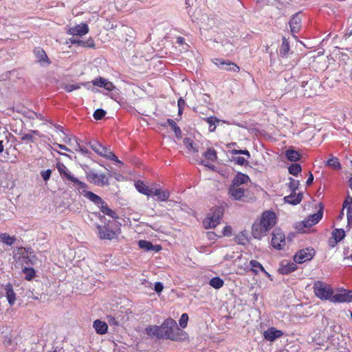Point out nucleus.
Masks as SVG:
<instances>
[{
  "label": "nucleus",
  "mask_w": 352,
  "mask_h": 352,
  "mask_svg": "<svg viewBox=\"0 0 352 352\" xmlns=\"http://www.w3.org/2000/svg\"><path fill=\"white\" fill-rule=\"evenodd\" d=\"M277 216L272 210L264 211L252 226V234L254 239L261 240L267 235L269 231L276 224Z\"/></svg>",
  "instance_id": "nucleus-1"
},
{
  "label": "nucleus",
  "mask_w": 352,
  "mask_h": 352,
  "mask_svg": "<svg viewBox=\"0 0 352 352\" xmlns=\"http://www.w3.org/2000/svg\"><path fill=\"white\" fill-rule=\"evenodd\" d=\"M313 289L317 298L322 300L331 301L334 289L330 285L322 281L318 280L314 283Z\"/></svg>",
  "instance_id": "nucleus-2"
},
{
  "label": "nucleus",
  "mask_w": 352,
  "mask_h": 352,
  "mask_svg": "<svg viewBox=\"0 0 352 352\" xmlns=\"http://www.w3.org/2000/svg\"><path fill=\"white\" fill-rule=\"evenodd\" d=\"M323 214V207L321 206L319 211L309 216L305 220L298 222L295 225V229L300 233L307 232V230L319 222Z\"/></svg>",
  "instance_id": "nucleus-3"
},
{
  "label": "nucleus",
  "mask_w": 352,
  "mask_h": 352,
  "mask_svg": "<svg viewBox=\"0 0 352 352\" xmlns=\"http://www.w3.org/2000/svg\"><path fill=\"white\" fill-rule=\"evenodd\" d=\"M56 168L63 178H65L71 182L74 186L77 187V188H85L87 186L85 182H82L75 177L64 164L60 162L57 163Z\"/></svg>",
  "instance_id": "nucleus-4"
},
{
  "label": "nucleus",
  "mask_w": 352,
  "mask_h": 352,
  "mask_svg": "<svg viewBox=\"0 0 352 352\" xmlns=\"http://www.w3.org/2000/svg\"><path fill=\"white\" fill-rule=\"evenodd\" d=\"M223 212L220 208H215L208 213L204 220V226L206 229L213 228L219 223Z\"/></svg>",
  "instance_id": "nucleus-5"
},
{
  "label": "nucleus",
  "mask_w": 352,
  "mask_h": 352,
  "mask_svg": "<svg viewBox=\"0 0 352 352\" xmlns=\"http://www.w3.org/2000/svg\"><path fill=\"white\" fill-rule=\"evenodd\" d=\"M88 181L98 186H107L109 184V177L105 173H98L94 170L87 172Z\"/></svg>",
  "instance_id": "nucleus-6"
},
{
  "label": "nucleus",
  "mask_w": 352,
  "mask_h": 352,
  "mask_svg": "<svg viewBox=\"0 0 352 352\" xmlns=\"http://www.w3.org/2000/svg\"><path fill=\"white\" fill-rule=\"evenodd\" d=\"M89 144L91 148L99 155L102 156L108 160L121 163L118 157L109 149L104 147L99 142L94 141L93 142H90Z\"/></svg>",
  "instance_id": "nucleus-7"
},
{
  "label": "nucleus",
  "mask_w": 352,
  "mask_h": 352,
  "mask_svg": "<svg viewBox=\"0 0 352 352\" xmlns=\"http://www.w3.org/2000/svg\"><path fill=\"white\" fill-rule=\"evenodd\" d=\"M351 290L342 287L337 288L333 290V294L331 302L344 303L350 302Z\"/></svg>",
  "instance_id": "nucleus-8"
},
{
  "label": "nucleus",
  "mask_w": 352,
  "mask_h": 352,
  "mask_svg": "<svg viewBox=\"0 0 352 352\" xmlns=\"http://www.w3.org/2000/svg\"><path fill=\"white\" fill-rule=\"evenodd\" d=\"M315 255V250L312 248H306L298 251L294 256V260L297 263H303L310 261Z\"/></svg>",
  "instance_id": "nucleus-9"
},
{
  "label": "nucleus",
  "mask_w": 352,
  "mask_h": 352,
  "mask_svg": "<svg viewBox=\"0 0 352 352\" xmlns=\"http://www.w3.org/2000/svg\"><path fill=\"white\" fill-rule=\"evenodd\" d=\"M32 252L25 248H19L14 253V258L16 263L19 265H28L31 263L30 255Z\"/></svg>",
  "instance_id": "nucleus-10"
},
{
  "label": "nucleus",
  "mask_w": 352,
  "mask_h": 352,
  "mask_svg": "<svg viewBox=\"0 0 352 352\" xmlns=\"http://www.w3.org/2000/svg\"><path fill=\"white\" fill-rule=\"evenodd\" d=\"M89 31V26L85 23H81L74 26H67L66 28L67 34L72 36H82L86 35Z\"/></svg>",
  "instance_id": "nucleus-11"
},
{
  "label": "nucleus",
  "mask_w": 352,
  "mask_h": 352,
  "mask_svg": "<svg viewBox=\"0 0 352 352\" xmlns=\"http://www.w3.org/2000/svg\"><path fill=\"white\" fill-rule=\"evenodd\" d=\"M272 245L278 250H281L285 245V234L280 230H275L272 233Z\"/></svg>",
  "instance_id": "nucleus-12"
},
{
  "label": "nucleus",
  "mask_w": 352,
  "mask_h": 352,
  "mask_svg": "<svg viewBox=\"0 0 352 352\" xmlns=\"http://www.w3.org/2000/svg\"><path fill=\"white\" fill-rule=\"evenodd\" d=\"M96 227L98 236L101 239L112 240L116 239L118 236L116 232L109 229V228L107 226L98 225Z\"/></svg>",
  "instance_id": "nucleus-13"
},
{
  "label": "nucleus",
  "mask_w": 352,
  "mask_h": 352,
  "mask_svg": "<svg viewBox=\"0 0 352 352\" xmlns=\"http://www.w3.org/2000/svg\"><path fill=\"white\" fill-rule=\"evenodd\" d=\"M177 326L176 322L172 318L166 319L161 325V338L168 339L169 335L172 333L174 327Z\"/></svg>",
  "instance_id": "nucleus-14"
},
{
  "label": "nucleus",
  "mask_w": 352,
  "mask_h": 352,
  "mask_svg": "<svg viewBox=\"0 0 352 352\" xmlns=\"http://www.w3.org/2000/svg\"><path fill=\"white\" fill-rule=\"evenodd\" d=\"M87 186L85 188H77L80 193H82L86 198H87L89 200L94 203L96 205L98 206L99 208L101 204H103V199L96 194L91 192L87 191Z\"/></svg>",
  "instance_id": "nucleus-15"
},
{
  "label": "nucleus",
  "mask_w": 352,
  "mask_h": 352,
  "mask_svg": "<svg viewBox=\"0 0 352 352\" xmlns=\"http://www.w3.org/2000/svg\"><path fill=\"white\" fill-rule=\"evenodd\" d=\"M203 156L204 160L202 161V163L206 166L212 168L214 166L211 165V163L214 162L217 158L215 150L210 148L203 154Z\"/></svg>",
  "instance_id": "nucleus-16"
},
{
  "label": "nucleus",
  "mask_w": 352,
  "mask_h": 352,
  "mask_svg": "<svg viewBox=\"0 0 352 352\" xmlns=\"http://www.w3.org/2000/svg\"><path fill=\"white\" fill-rule=\"evenodd\" d=\"M228 194L234 200H241L245 195V189L241 186L231 185L229 188Z\"/></svg>",
  "instance_id": "nucleus-17"
},
{
  "label": "nucleus",
  "mask_w": 352,
  "mask_h": 352,
  "mask_svg": "<svg viewBox=\"0 0 352 352\" xmlns=\"http://www.w3.org/2000/svg\"><path fill=\"white\" fill-rule=\"evenodd\" d=\"M301 21L302 19L300 13L294 14L289 21V27L294 37H296L294 34L298 32L300 29Z\"/></svg>",
  "instance_id": "nucleus-18"
},
{
  "label": "nucleus",
  "mask_w": 352,
  "mask_h": 352,
  "mask_svg": "<svg viewBox=\"0 0 352 352\" xmlns=\"http://www.w3.org/2000/svg\"><path fill=\"white\" fill-rule=\"evenodd\" d=\"M187 333L176 326L173 328L172 333L169 335L168 339L173 341H182L187 339Z\"/></svg>",
  "instance_id": "nucleus-19"
},
{
  "label": "nucleus",
  "mask_w": 352,
  "mask_h": 352,
  "mask_svg": "<svg viewBox=\"0 0 352 352\" xmlns=\"http://www.w3.org/2000/svg\"><path fill=\"white\" fill-rule=\"evenodd\" d=\"M283 334L281 331L277 330L274 327H271L264 332L263 336L267 340L274 341L276 338L281 337Z\"/></svg>",
  "instance_id": "nucleus-20"
},
{
  "label": "nucleus",
  "mask_w": 352,
  "mask_h": 352,
  "mask_svg": "<svg viewBox=\"0 0 352 352\" xmlns=\"http://www.w3.org/2000/svg\"><path fill=\"white\" fill-rule=\"evenodd\" d=\"M344 208L346 209L347 227L352 228V198L348 197L344 203Z\"/></svg>",
  "instance_id": "nucleus-21"
},
{
  "label": "nucleus",
  "mask_w": 352,
  "mask_h": 352,
  "mask_svg": "<svg viewBox=\"0 0 352 352\" xmlns=\"http://www.w3.org/2000/svg\"><path fill=\"white\" fill-rule=\"evenodd\" d=\"M135 186L139 192L146 195L147 196H152L153 188H149L144 182L141 181H138L135 183Z\"/></svg>",
  "instance_id": "nucleus-22"
},
{
  "label": "nucleus",
  "mask_w": 352,
  "mask_h": 352,
  "mask_svg": "<svg viewBox=\"0 0 352 352\" xmlns=\"http://www.w3.org/2000/svg\"><path fill=\"white\" fill-rule=\"evenodd\" d=\"M93 327L96 333L100 335L106 333L108 330L107 324L100 320H96L93 323Z\"/></svg>",
  "instance_id": "nucleus-23"
},
{
  "label": "nucleus",
  "mask_w": 352,
  "mask_h": 352,
  "mask_svg": "<svg viewBox=\"0 0 352 352\" xmlns=\"http://www.w3.org/2000/svg\"><path fill=\"white\" fill-rule=\"evenodd\" d=\"M6 296L10 306H12L16 300V294L10 284L5 286Z\"/></svg>",
  "instance_id": "nucleus-24"
},
{
  "label": "nucleus",
  "mask_w": 352,
  "mask_h": 352,
  "mask_svg": "<svg viewBox=\"0 0 352 352\" xmlns=\"http://www.w3.org/2000/svg\"><path fill=\"white\" fill-rule=\"evenodd\" d=\"M152 196H155L157 200L164 201H166L168 199L170 196V192L168 190H164L160 188H153Z\"/></svg>",
  "instance_id": "nucleus-25"
},
{
  "label": "nucleus",
  "mask_w": 352,
  "mask_h": 352,
  "mask_svg": "<svg viewBox=\"0 0 352 352\" xmlns=\"http://www.w3.org/2000/svg\"><path fill=\"white\" fill-rule=\"evenodd\" d=\"M296 270V265L294 263L283 261L279 271L283 274H287Z\"/></svg>",
  "instance_id": "nucleus-26"
},
{
  "label": "nucleus",
  "mask_w": 352,
  "mask_h": 352,
  "mask_svg": "<svg viewBox=\"0 0 352 352\" xmlns=\"http://www.w3.org/2000/svg\"><path fill=\"white\" fill-rule=\"evenodd\" d=\"M250 180L249 177L247 175L243 173H238L234 177L232 181V186H241L242 184H247Z\"/></svg>",
  "instance_id": "nucleus-27"
},
{
  "label": "nucleus",
  "mask_w": 352,
  "mask_h": 352,
  "mask_svg": "<svg viewBox=\"0 0 352 352\" xmlns=\"http://www.w3.org/2000/svg\"><path fill=\"white\" fill-rule=\"evenodd\" d=\"M302 198V195L300 193L296 194V192L292 193L291 195L288 196H285L284 197V200L286 203L292 204V205H297L299 204Z\"/></svg>",
  "instance_id": "nucleus-28"
},
{
  "label": "nucleus",
  "mask_w": 352,
  "mask_h": 352,
  "mask_svg": "<svg viewBox=\"0 0 352 352\" xmlns=\"http://www.w3.org/2000/svg\"><path fill=\"white\" fill-rule=\"evenodd\" d=\"M34 54L41 64H50L49 58L43 49L36 48L34 50Z\"/></svg>",
  "instance_id": "nucleus-29"
},
{
  "label": "nucleus",
  "mask_w": 352,
  "mask_h": 352,
  "mask_svg": "<svg viewBox=\"0 0 352 352\" xmlns=\"http://www.w3.org/2000/svg\"><path fill=\"white\" fill-rule=\"evenodd\" d=\"M100 211L105 215H107L113 219H118V217L115 211L111 210L104 201L99 207Z\"/></svg>",
  "instance_id": "nucleus-30"
},
{
  "label": "nucleus",
  "mask_w": 352,
  "mask_h": 352,
  "mask_svg": "<svg viewBox=\"0 0 352 352\" xmlns=\"http://www.w3.org/2000/svg\"><path fill=\"white\" fill-rule=\"evenodd\" d=\"M146 331L149 336L161 338V326H150L146 329Z\"/></svg>",
  "instance_id": "nucleus-31"
},
{
  "label": "nucleus",
  "mask_w": 352,
  "mask_h": 352,
  "mask_svg": "<svg viewBox=\"0 0 352 352\" xmlns=\"http://www.w3.org/2000/svg\"><path fill=\"white\" fill-rule=\"evenodd\" d=\"M250 270L254 274H257L258 271L265 272V269L263 265L256 260H251L250 262Z\"/></svg>",
  "instance_id": "nucleus-32"
},
{
  "label": "nucleus",
  "mask_w": 352,
  "mask_h": 352,
  "mask_svg": "<svg viewBox=\"0 0 352 352\" xmlns=\"http://www.w3.org/2000/svg\"><path fill=\"white\" fill-rule=\"evenodd\" d=\"M138 245L140 248L144 249L148 251L154 250L155 252H157L160 250L159 246H154L151 242L144 240H140L138 242Z\"/></svg>",
  "instance_id": "nucleus-33"
},
{
  "label": "nucleus",
  "mask_w": 352,
  "mask_h": 352,
  "mask_svg": "<svg viewBox=\"0 0 352 352\" xmlns=\"http://www.w3.org/2000/svg\"><path fill=\"white\" fill-rule=\"evenodd\" d=\"M285 156L290 162H296L300 160V157L299 153L293 149L286 151Z\"/></svg>",
  "instance_id": "nucleus-34"
},
{
  "label": "nucleus",
  "mask_w": 352,
  "mask_h": 352,
  "mask_svg": "<svg viewBox=\"0 0 352 352\" xmlns=\"http://www.w3.org/2000/svg\"><path fill=\"white\" fill-rule=\"evenodd\" d=\"M0 240L2 243L12 245L14 243L16 238L14 236H10L8 233H1L0 234Z\"/></svg>",
  "instance_id": "nucleus-35"
},
{
  "label": "nucleus",
  "mask_w": 352,
  "mask_h": 352,
  "mask_svg": "<svg viewBox=\"0 0 352 352\" xmlns=\"http://www.w3.org/2000/svg\"><path fill=\"white\" fill-rule=\"evenodd\" d=\"M205 120L209 124V131L214 132L217 127V124L220 122V120L216 117H209L205 118Z\"/></svg>",
  "instance_id": "nucleus-36"
},
{
  "label": "nucleus",
  "mask_w": 352,
  "mask_h": 352,
  "mask_svg": "<svg viewBox=\"0 0 352 352\" xmlns=\"http://www.w3.org/2000/svg\"><path fill=\"white\" fill-rule=\"evenodd\" d=\"M289 51V44L287 40L283 37L282 39V44L280 49V55L282 57L285 56Z\"/></svg>",
  "instance_id": "nucleus-37"
},
{
  "label": "nucleus",
  "mask_w": 352,
  "mask_h": 352,
  "mask_svg": "<svg viewBox=\"0 0 352 352\" xmlns=\"http://www.w3.org/2000/svg\"><path fill=\"white\" fill-rule=\"evenodd\" d=\"M327 165L334 170H340L341 168V164L338 159L335 157L329 158L327 162Z\"/></svg>",
  "instance_id": "nucleus-38"
},
{
  "label": "nucleus",
  "mask_w": 352,
  "mask_h": 352,
  "mask_svg": "<svg viewBox=\"0 0 352 352\" xmlns=\"http://www.w3.org/2000/svg\"><path fill=\"white\" fill-rule=\"evenodd\" d=\"M332 236L336 243L340 241L345 236V232L343 229H336L332 232Z\"/></svg>",
  "instance_id": "nucleus-39"
},
{
  "label": "nucleus",
  "mask_w": 352,
  "mask_h": 352,
  "mask_svg": "<svg viewBox=\"0 0 352 352\" xmlns=\"http://www.w3.org/2000/svg\"><path fill=\"white\" fill-rule=\"evenodd\" d=\"M223 280L219 277H214L210 279L209 284L214 289H220L223 285Z\"/></svg>",
  "instance_id": "nucleus-40"
},
{
  "label": "nucleus",
  "mask_w": 352,
  "mask_h": 352,
  "mask_svg": "<svg viewBox=\"0 0 352 352\" xmlns=\"http://www.w3.org/2000/svg\"><path fill=\"white\" fill-rule=\"evenodd\" d=\"M302 170L301 166L298 164H292L289 167V173L294 176L298 175Z\"/></svg>",
  "instance_id": "nucleus-41"
},
{
  "label": "nucleus",
  "mask_w": 352,
  "mask_h": 352,
  "mask_svg": "<svg viewBox=\"0 0 352 352\" xmlns=\"http://www.w3.org/2000/svg\"><path fill=\"white\" fill-rule=\"evenodd\" d=\"M23 272L25 276V279L28 280H31L35 276V271L32 267H24Z\"/></svg>",
  "instance_id": "nucleus-42"
},
{
  "label": "nucleus",
  "mask_w": 352,
  "mask_h": 352,
  "mask_svg": "<svg viewBox=\"0 0 352 352\" xmlns=\"http://www.w3.org/2000/svg\"><path fill=\"white\" fill-rule=\"evenodd\" d=\"M108 82L107 79H105L102 77H98L95 79H94L91 82L94 86H97L99 87H103L104 88L106 85V82Z\"/></svg>",
  "instance_id": "nucleus-43"
},
{
  "label": "nucleus",
  "mask_w": 352,
  "mask_h": 352,
  "mask_svg": "<svg viewBox=\"0 0 352 352\" xmlns=\"http://www.w3.org/2000/svg\"><path fill=\"white\" fill-rule=\"evenodd\" d=\"M223 69L234 72H239L240 70V68L235 63H234L230 60H227V63L226 64L225 68Z\"/></svg>",
  "instance_id": "nucleus-44"
},
{
  "label": "nucleus",
  "mask_w": 352,
  "mask_h": 352,
  "mask_svg": "<svg viewBox=\"0 0 352 352\" xmlns=\"http://www.w3.org/2000/svg\"><path fill=\"white\" fill-rule=\"evenodd\" d=\"M184 143L186 147L189 151H192V152L197 151V149L195 147V144H194L192 140H191L190 138H185L184 140Z\"/></svg>",
  "instance_id": "nucleus-45"
},
{
  "label": "nucleus",
  "mask_w": 352,
  "mask_h": 352,
  "mask_svg": "<svg viewBox=\"0 0 352 352\" xmlns=\"http://www.w3.org/2000/svg\"><path fill=\"white\" fill-rule=\"evenodd\" d=\"M85 85L84 83L80 84H68L65 87V90L67 92H71L74 90L78 89L81 87V86Z\"/></svg>",
  "instance_id": "nucleus-46"
},
{
  "label": "nucleus",
  "mask_w": 352,
  "mask_h": 352,
  "mask_svg": "<svg viewBox=\"0 0 352 352\" xmlns=\"http://www.w3.org/2000/svg\"><path fill=\"white\" fill-rule=\"evenodd\" d=\"M212 63L219 68L222 69L225 68V65L227 63V60H225L222 58H214L212 59Z\"/></svg>",
  "instance_id": "nucleus-47"
},
{
  "label": "nucleus",
  "mask_w": 352,
  "mask_h": 352,
  "mask_svg": "<svg viewBox=\"0 0 352 352\" xmlns=\"http://www.w3.org/2000/svg\"><path fill=\"white\" fill-rule=\"evenodd\" d=\"M188 321V316L187 314H183L179 319V325L182 328H186Z\"/></svg>",
  "instance_id": "nucleus-48"
},
{
  "label": "nucleus",
  "mask_w": 352,
  "mask_h": 352,
  "mask_svg": "<svg viewBox=\"0 0 352 352\" xmlns=\"http://www.w3.org/2000/svg\"><path fill=\"white\" fill-rule=\"evenodd\" d=\"M82 47L94 48L95 47V42L92 38H89L86 41H82Z\"/></svg>",
  "instance_id": "nucleus-49"
},
{
  "label": "nucleus",
  "mask_w": 352,
  "mask_h": 352,
  "mask_svg": "<svg viewBox=\"0 0 352 352\" xmlns=\"http://www.w3.org/2000/svg\"><path fill=\"white\" fill-rule=\"evenodd\" d=\"M105 111L101 109H98L95 111L94 113V118L97 120H101L105 116Z\"/></svg>",
  "instance_id": "nucleus-50"
},
{
  "label": "nucleus",
  "mask_w": 352,
  "mask_h": 352,
  "mask_svg": "<svg viewBox=\"0 0 352 352\" xmlns=\"http://www.w3.org/2000/svg\"><path fill=\"white\" fill-rule=\"evenodd\" d=\"M75 142H76V146L74 147V149L76 151H78L79 152H80L81 153L84 154V155H87L88 154L89 152L88 151L87 148H86L85 146H80L76 140H75Z\"/></svg>",
  "instance_id": "nucleus-51"
},
{
  "label": "nucleus",
  "mask_w": 352,
  "mask_h": 352,
  "mask_svg": "<svg viewBox=\"0 0 352 352\" xmlns=\"http://www.w3.org/2000/svg\"><path fill=\"white\" fill-rule=\"evenodd\" d=\"M21 140L23 141H31V142H34V137L32 136V133H30V131L28 133H23L21 134Z\"/></svg>",
  "instance_id": "nucleus-52"
},
{
  "label": "nucleus",
  "mask_w": 352,
  "mask_h": 352,
  "mask_svg": "<svg viewBox=\"0 0 352 352\" xmlns=\"http://www.w3.org/2000/svg\"><path fill=\"white\" fill-rule=\"evenodd\" d=\"M236 240L239 243L245 244L247 241V239L245 234L243 232H241L236 237Z\"/></svg>",
  "instance_id": "nucleus-53"
},
{
  "label": "nucleus",
  "mask_w": 352,
  "mask_h": 352,
  "mask_svg": "<svg viewBox=\"0 0 352 352\" xmlns=\"http://www.w3.org/2000/svg\"><path fill=\"white\" fill-rule=\"evenodd\" d=\"M67 43L82 46V40L72 37V38H69L68 41H67Z\"/></svg>",
  "instance_id": "nucleus-54"
},
{
  "label": "nucleus",
  "mask_w": 352,
  "mask_h": 352,
  "mask_svg": "<svg viewBox=\"0 0 352 352\" xmlns=\"http://www.w3.org/2000/svg\"><path fill=\"white\" fill-rule=\"evenodd\" d=\"M51 173H52L51 170L47 169L46 170L42 171L41 173V175L44 181H47L51 176Z\"/></svg>",
  "instance_id": "nucleus-55"
},
{
  "label": "nucleus",
  "mask_w": 352,
  "mask_h": 352,
  "mask_svg": "<svg viewBox=\"0 0 352 352\" xmlns=\"http://www.w3.org/2000/svg\"><path fill=\"white\" fill-rule=\"evenodd\" d=\"M232 153L234 155L243 154L247 155L248 157H250V153L248 150H236L234 149L232 151Z\"/></svg>",
  "instance_id": "nucleus-56"
},
{
  "label": "nucleus",
  "mask_w": 352,
  "mask_h": 352,
  "mask_svg": "<svg viewBox=\"0 0 352 352\" xmlns=\"http://www.w3.org/2000/svg\"><path fill=\"white\" fill-rule=\"evenodd\" d=\"M232 230L231 226H226L224 227V228L223 230V236H230L232 235Z\"/></svg>",
  "instance_id": "nucleus-57"
},
{
  "label": "nucleus",
  "mask_w": 352,
  "mask_h": 352,
  "mask_svg": "<svg viewBox=\"0 0 352 352\" xmlns=\"http://www.w3.org/2000/svg\"><path fill=\"white\" fill-rule=\"evenodd\" d=\"M163 289H164V286L162 283L156 282L155 283V291L157 293H160L161 292H162Z\"/></svg>",
  "instance_id": "nucleus-58"
},
{
  "label": "nucleus",
  "mask_w": 352,
  "mask_h": 352,
  "mask_svg": "<svg viewBox=\"0 0 352 352\" xmlns=\"http://www.w3.org/2000/svg\"><path fill=\"white\" fill-rule=\"evenodd\" d=\"M104 89L107 91H111L116 89V86L113 84V82L108 80V82H106V85Z\"/></svg>",
  "instance_id": "nucleus-59"
},
{
  "label": "nucleus",
  "mask_w": 352,
  "mask_h": 352,
  "mask_svg": "<svg viewBox=\"0 0 352 352\" xmlns=\"http://www.w3.org/2000/svg\"><path fill=\"white\" fill-rule=\"evenodd\" d=\"M235 161L239 165H243L246 162V160L243 157H236Z\"/></svg>",
  "instance_id": "nucleus-60"
},
{
  "label": "nucleus",
  "mask_w": 352,
  "mask_h": 352,
  "mask_svg": "<svg viewBox=\"0 0 352 352\" xmlns=\"http://www.w3.org/2000/svg\"><path fill=\"white\" fill-rule=\"evenodd\" d=\"M173 130L174 131L175 135L177 138H181L182 136V131L179 127L177 125L174 128H173Z\"/></svg>",
  "instance_id": "nucleus-61"
},
{
  "label": "nucleus",
  "mask_w": 352,
  "mask_h": 352,
  "mask_svg": "<svg viewBox=\"0 0 352 352\" xmlns=\"http://www.w3.org/2000/svg\"><path fill=\"white\" fill-rule=\"evenodd\" d=\"M299 185V182L295 179H291L290 187L292 188H297Z\"/></svg>",
  "instance_id": "nucleus-62"
},
{
  "label": "nucleus",
  "mask_w": 352,
  "mask_h": 352,
  "mask_svg": "<svg viewBox=\"0 0 352 352\" xmlns=\"http://www.w3.org/2000/svg\"><path fill=\"white\" fill-rule=\"evenodd\" d=\"M178 109H183L185 106V101L184 99L180 98L177 101Z\"/></svg>",
  "instance_id": "nucleus-63"
},
{
  "label": "nucleus",
  "mask_w": 352,
  "mask_h": 352,
  "mask_svg": "<svg viewBox=\"0 0 352 352\" xmlns=\"http://www.w3.org/2000/svg\"><path fill=\"white\" fill-rule=\"evenodd\" d=\"M313 181H314V176L311 173H309V177L306 181V184L307 186H309L312 184Z\"/></svg>",
  "instance_id": "nucleus-64"
}]
</instances>
